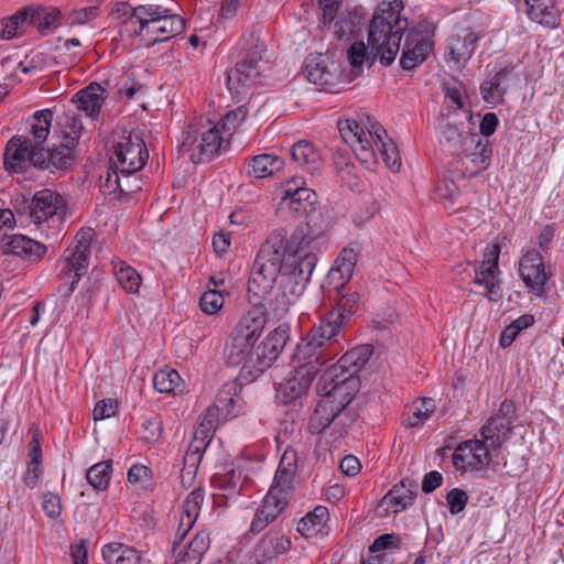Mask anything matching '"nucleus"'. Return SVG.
I'll use <instances>...</instances> for the list:
<instances>
[{
    "mask_svg": "<svg viewBox=\"0 0 564 564\" xmlns=\"http://www.w3.org/2000/svg\"><path fill=\"white\" fill-rule=\"evenodd\" d=\"M322 224L308 219L288 238L285 228L270 232L253 261L247 286L253 306L241 316L231 334L257 343L267 319H281L306 289L317 263Z\"/></svg>",
    "mask_w": 564,
    "mask_h": 564,
    "instance_id": "1",
    "label": "nucleus"
},
{
    "mask_svg": "<svg viewBox=\"0 0 564 564\" xmlns=\"http://www.w3.org/2000/svg\"><path fill=\"white\" fill-rule=\"evenodd\" d=\"M403 2H381L375 10L368 26V46L380 63L389 66L395 59L401 47L400 66L403 70H414L422 65L434 51L436 25L421 20L413 25L401 15Z\"/></svg>",
    "mask_w": 564,
    "mask_h": 564,
    "instance_id": "2",
    "label": "nucleus"
},
{
    "mask_svg": "<svg viewBox=\"0 0 564 564\" xmlns=\"http://www.w3.org/2000/svg\"><path fill=\"white\" fill-rule=\"evenodd\" d=\"M118 12L127 17L121 34L139 37L147 47L166 42L185 30L184 18L161 4L149 3L132 8L124 2Z\"/></svg>",
    "mask_w": 564,
    "mask_h": 564,
    "instance_id": "3",
    "label": "nucleus"
},
{
    "mask_svg": "<svg viewBox=\"0 0 564 564\" xmlns=\"http://www.w3.org/2000/svg\"><path fill=\"white\" fill-rule=\"evenodd\" d=\"M229 145L227 137L220 131L219 124L202 119L189 122L180 151L188 153L194 164L210 162Z\"/></svg>",
    "mask_w": 564,
    "mask_h": 564,
    "instance_id": "4",
    "label": "nucleus"
},
{
    "mask_svg": "<svg viewBox=\"0 0 564 564\" xmlns=\"http://www.w3.org/2000/svg\"><path fill=\"white\" fill-rule=\"evenodd\" d=\"M110 161L123 177H130L142 170L149 159L143 132L141 130H122L112 141Z\"/></svg>",
    "mask_w": 564,
    "mask_h": 564,
    "instance_id": "5",
    "label": "nucleus"
},
{
    "mask_svg": "<svg viewBox=\"0 0 564 564\" xmlns=\"http://www.w3.org/2000/svg\"><path fill=\"white\" fill-rule=\"evenodd\" d=\"M343 343H345L343 339L323 334L318 329H311L297 345L294 359L305 361L322 370L344 349Z\"/></svg>",
    "mask_w": 564,
    "mask_h": 564,
    "instance_id": "6",
    "label": "nucleus"
},
{
    "mask_svg": "<svg viewBox=\"0 0 564 564\" xmlns=\"http://www.w3.org/2000/svg\"><path fill=\"white\" fill-rule=\"evenodd\" d=\"M360 304L361 294L358 292L343 293L334 307L321 316L318 324H315L312 329H318L323 334L346 341V330L352 324V318Z\"/></svg>",
    "mask_w": 564,
    "mask_h": 564,
    "instance_id": "7",
    "label": "nucleus"
},
{
    "mask_svg": "<svg viewBox=\"0 0 564 564\" xmlns=\"http://www.w3.org/2000/svg\"><path fill=\"white\" fill-rule=\"evenodd\" d=\"M286 338L285 330L280 327L269 333L260 344L254 346L253 359L250 365L241 367L239 380L250 383L270 368L285 346Z\"/></svg>",
    "mask_w": 564,
    "mask_h": 564,
    "instance_id": "8",
    "label": "nucleus"
},
{
    "mask_svg": "<svg viewBox=\"0 0 564 564\" xmlns=\"http://www.w3.org/2000/svg\"><path fill=\"white\" fill-rule=\"evenodd\" d=\"M250 42L246 56L226 74L228 89L236 94H240L242 89L257 85L260 79V63L265 51L264 44L254 37H251Z\"/></svg>",
    "mask_w": 564,
    "mask_h": 564,
    "instance_id": "9",
    "label": "nucleus"
},
{
    "mask_svg": "<svg viewBox=\"0 0 564 564\" xmlns=\"http://www.w3.org/2000/svg\"><path fill=\"white\" fill-rule=\"evenodd\" d=\"M485 36L482 29L471 25H457L448 36L445 61L449 67L463 69L473 57L478 42Z\"/></svg>",
    "mask_w": 564,
    "mask_h": 564,
    "instance_id": "10",
    "label": "nucleus"
},
{
    "mask_svg": "<svg viewBox=\"0 0 564 564\" xmlns=\"http://www.w3.org/2000/svg\"><path fill=\"white\" fill-rule=\"evenodd\" d=\"M68 214L66 197L50 188L36 192L30 204V219L39 228L45 223H51L53 227H59Z\"/></svg>",
    "mask_w": 564,
    "mask_h": 564,
    "instance_id": "11",
    "label": "nucleus"
},
{
    "mask_svg": "<svg viewBox=\"0 0 564 564\" xmlns=\"http://www.w3.org/2000/svg\"><path fill=\"white\" fill-rule=\"evenodd\" d=\"M304 73L308 82L325 88L335 87L346 79L341 62L328 52L307 55Z\"/></svg>",
    "mask_w": 564,
    "mask_h": 564,
    "instance_id": "12",
    "label": "nucleus"
},
{
    "mask_svg": "<svg viewBox=\"0 0 564 564\" xmlns=\"http://www.w3.org/2000/svg\"><path fill=\"white\" fill-rule=\"evenodd\" d=\"M324 381L317 386V391L325 399H328L337 409L348 408L360 389L359 376L338 373V371L326 370L322 377Z\"/></svg>",
    "mask_w": 564,
    "mask_h": 564,
    "instance_id": "13",
    "label": "nucleus"
},
{
    "mask_svg": "<svg viewBox=\"0 0 564 564\" xmlns=\"http://www.w3.org/2000/svg\"><path fill=\"white\" fill-rule=\"evenodd\" d=\"M369 116L359 120L347 118L338 120V131L344 142L350 147L361 163H371L375 159L373 144L368 133Z\"/></svg>",
    "mask_w": 564,
    "mask_h": 564,
    "instance_id": "14",
    "label": "nucleus"
},
{
    "mask_svg": "<svg viewBox=\"0 0 564 564\" xmlns=\"http://www.w3.org/2000/svg\"><path fill=\"white\" fill-rule=\"evenodd\" d=\"M290 491L291 489L273 484L256 510L249 532L259 534L272 524L286 509Z\"/></svg>",
    "mask_w": 564,
    "mask_h": 564,
    "instance_id": "15",
    "label": "nucleus"
},
{
    "mask_svg": "<svg viewBox=\"0 0 564 564\" xmlns=\"http://www.w3.org/2000/svg\"><path fill=\"white\" fill-rule=\"evenodd\" d=\"M34 147L30 137L13 135L4 150V166L10 173H24L30 166L37 169L42 153Z\"/></svg>",
    "mask_w": 564,
    "mask_h": 564,
    "instance_id": "16",
    "label": "nucleus"
},
{
    "mask_svg": "<svg viewBox=\"0 0 564 564\" xmlns=\"http://www.w3.org/2000/svg\"><path fill=\"white\" fill-rule=\"evenodd\" d=\"M292 376L276 389V398L283 404L295 403L306 395L313 380L322 371L305 361H297Z\"/></svg>",
    "mask_w": 564,
    "mask_h": 564,
    "instance_id": "17",
    "label": "nucleus"
},
{
    "mask_svg": "<svg viewBox=\"0 0 564 564\" xmlns=\"http://www.w3.org/2000/svg\"><path fill=\"white\" fill-rule=\"evenodd\" d=\"M291 547L292 541L288 535L270 529L249 552L246 564H272Z\"/></svg>",
    "mask_w": 564,
    "mask_h": 564,
    "instance_id": "18",
    "label": "nucleus"
},
{
    "mask_svg": "<svg viewBox=\"0 0 564 564\" xmlns=\"http://www.w3.org/2000/svg\"><path fill=\"white\" fill-rule=\"evenodd\" d=\"M91 234L79 231L76 235V243L64 251L57 268H61L62 279L70 278L73 271H77V276H84L87 273L89 256L91 250Z\"/></svg>",
    "mask_w": 564,
    "mask_h": 564,
    "instance_id": "19",
    "label": "nucleus"
},
{
    "mask_svg": "<svg viewBox=\"0 0 564 564\" xmlns=\"http://www.w3.org/2000/svg\"><path fill=\"white\" fill-rule=\"evenodd\" d=\"M367 127L371 143L373 144L375 159L368 166L376 164L379 158L392 171H399L401 159L397 145L388 138L386 129L373 118H368Z\"/></svg>",
    "mask_w": 564,
    "mask_h": 564,
    "instance_id": "20",
    "label": "nucleus"
},
{
    "mask_svg": "<svg viewBox=\"0 0 564 564\" xmlns=\"http://www.w3.org/2000/svg\"><path fill=\"white\" fill-rule=\"evenodd\" d=\"M519 274L527 288L543 291L550 274L545 271L542 253L535 249L523 252L519 261Z\"/></svg>",
    "mask_w": 564,
    "mask_h": 564,
    "instance_id": "21",
    "label": "nucleus"
},
{
    "mask_svg": "<svg viewBox=\"0 0 564 564\" xmlns=\"http://www.w3.org/2000/svg\"><path fill=\"white\" fill-rule=\"evenodd\" d=\"M65 142L59 145H54L53 148H40V153H42L40 160L37 161L39 170H65L68 169L74 162V148L78 143L77 137H64Z\"/></svg>",
    "mask_w": 564,
    "mask_h": 564,
    "instance_id": "22",
    "label": "nucleus"
},
{
    "mask_svg": "<svg viewBox=\"0 0 564 564\" xmlns=\"http://www.w3.org/2000/svg\"><path fill=\"white\" fill-rule=\"evenodd\" d=\"M499 254H500V245L494 243L490 247V263L485 272L477 271L473 279V283L484 286L486 292L482 295L490 302H498L502 299L503 292L501 288V282L497 279V275L500 273L499 270Z\"/></svg>",
    "mask_w": 564,
    "mask_h": 564,
    "instance_id": "23",
    "label": "nucleus"
},
{
    "mask_svg": "<svg viewBox=\"0 0 564 564\" xmlns=\"http://www.w3.org/2000/svg\"><path fill=\"white\" fill-rule=\"evenodd\" d=\"M243 383L247 382L239 380L238 375L234 381L226 382L216 394L212 406L217 408V413L223 415L224 420L236 417L240 413L243 401L239 391Z\"/></svg>",
    "mask_w": 564,
    "mask_h": 564,
    "instance_id": "24",
    "label": "nucleus"
},
{
    "mask_svg": "<svg viewBox=\"0 0 564 564\" xmlns=\"http://www.w3.org/2000/svg\"><path fill=\"white\" fill-rule=\"evenodd\" d=\"M3 254H13L30 262L39 261L47 251V247L24 235H10L0 245Z\"/></svg>",
    "mask_w": 564,
    "mask_h": 564,
    "instance_id": "25",
    "label": "nucleus"
},
{
    "mask_svg": "<svg viewBox=\"0 0 564 564\" xmlns=\"http://www.w3.org/2000/svg\"><path fill=\"white\" fill-rule=\"evenodd\" d=\"M469 158L477 172L488 169L491 162L492 148L488 139H482L477 133H466L462 149L457 156Z\"/></svg>",
    "mask_w": 564,
    "mask_h": 564,
    "instance_id": "26",
    "label": "nucleus"
},
{
    "mask_svg": "<svg viewBox=\"0 0 564 564\" xmlns=\"http://www.w3.org/2000/svg\"><path fill=\"white\" fill-rule=\"evenodd\" d=\"M513 70L514 65L506 64L500 66L480 84V95L486 104L499 105L505 101V95L508 93V87L505 85V82Z\"/></svg>",
    "mask_w": 564,
    "mask_h": 564,
    "instance_id": "27",
    "label": "nucleus"
},
{
    "mask_svg": "<svg viewBox=\"0 0 564 564\" xmlns=\"http://www.w3.org/2000/svg\"><path fill=\"white\" fill-rule=\"evenodd\" d=\"M108 94L98 83H91L84 89L76 93L73 101L77 109L90 119H97Z\"/></svg>",
    "mask_w": 564,
    "mask_h": 564,
    "instance_id": "28",
    "label": "nucleus"
},
{
    "mask_svg": "<svg viewBox=\"0 0 564 564\" xmlns=\"http://www.w3.org/2000/svg\"><path fill=\"white\" fill-rule=\"evenodd\" d=\"M291 158L294 163L310 174L318 173L324 165L319 150L307 140H300L292 145Z\"/></svg>",
    "mask_w": 564,
    "mask_h": 564,
    "instance_id": "29",
    "label": "nucleus"
},
{
    "mask_svg": "<svg viewBox=\"0 0 564 564\" xmlns=\"http://www.w3.org/2000/svg\"><path fill=\"white\" fill-rule=\"evenodd\" d=\"M247 482H249V478L243 476L241 470L236 469H229L223 474L217 473L210 478L212 487L219 491V494H214V497L219 496L226 499L240 495Z\"/></svg>",
    "mask_w": 564,
    "mask_h": 564,
    "instance_id": "30",
    "label": "nucleus"
},
{
    "mask_svg": "<svg viewBox=\"0 0 564 564\" xmlns=\"http://www.w3.org/2000/svg\"><path fill=\"white\" fill-rule=\"evenodd\" d=\"M528 18L547 29H556L561 24V13L553 0H523Z\"/></svg>",
    "mask_w": 564,
    "mask_h": 564,
    "instance_id": "31",
    "label": "nucleus"
},
{
    "mask_svg": "<svg viewBox=\"0 0 564 564\" xmlns=\"http://www.w3.org/2000/svg\"><path fill=\"white\" fill-rule=\"evenodd\" d=\"M341 420L344 414L328 399L322 397L311 414L307 423V430L311 434H321L327 427L334 430V421Z\"/></svg>",
    "mask_w": 564,
    "mask_h": 564,
    "instance_id": "32",
    "label": "nucleus"
},
{
    "mask_svg": "<svg viewBox=\"0 0 564 564\" xmlns=\"http://www.w3.org/2000/svg\"><path fill=\"white\" fill-rule=\"evenodd\" d=\"M357 260L358 254L355 249L344 248L329 271L328 278L340 295L344 293L345 283L352 276Z\"/></svg>",
    "mask_w": 564,
    "mask_h": 564,
    "instance_id": "33",
    "label": "nucleus"
},
{
    "mask_svg": "<svg viewBox=\"0 0 564 564\" xmlns=\"http://www.w3.org/2000/svg\"><path fill=\"white\" fill-rule=\"evenodd\" d=\"M24 12H26V24L35 28L43 35L52 33L62 17L59 9L55 7H26Z\"/></svg>",
    "mask_w": 564,
    "mask_h": 564,
    "instance_id": "34",
    "label": "nucleus"
},
{
    "mask_svg": "<svg viewBox=\"0 0 564 564\" xmlns=\"http://www.w3.org/2000/svg\"><path fill=\"white\" fill-rule=\"evenodd\" d=\"M415 497V485L410 479L404 478L387 492L379 506L387 505L388 508H392L393 513H398L411 507Z\"/></svg>",
    "mask_w": 564,
    "mask_h": 564,
    "instance_id": "35",
    "label": "nucleus"
},
{
    "mask_svg": "<svg viewBox=\"0 0 564 564\" xmlns=\"http://www.w3.org/2000/svg\"><path fill=\"white\" fill-rule=\"evenodd\" d=\"M372 351L369 346H357L346 351L336 365L327 370L338 373L358 376V372L366 366Z\"/></svg>",
    "mask_w": 564,
    "mask_h": 564,
    "instance_id": "36",
    "label": "nucleus"
},
{
    "mask_svg": "<svg viewBox=\"0 0 564 564\" xmlns=\"http://www.w3.org/2000/svg\"><path fill=\"white\" fill-rule=\"evenodd\" d=\"M256 344L235 334L230 335L225 348L226 362L229 366L246 367L253 359Z\"/></svg>",
    "mask_w": 564,
    "mask_h": 564,
    "instance_id": "37",
    "label": "nucleus"
},
{
    "mask_svg": "<svg viewBox=\"0 0 564 564\" xmlns=\"http://www.w3.org/2000/svg\"><path fill=\"white\" fill-rule=\"evenodd\" d=\"M512 430V421L495 414L488 419L485 425L481 426L480 435L484 440L488 441L489 446L496 451L506 440L509 438Z\"/></svg>",
    "mask_w": 564,
    "mask_h": 564,
    "instance_id": "38",
    "label": "nucleus"
},
{
    "mask_svg": "<svg viewBox=\"0 0 564 564\" xmlns=\"http://www.w3.org/2000/svg\"><path fill=\"white\" fill-rule=\"evenodd\" d=\"M299 469V453L293 446H286L274 475L273 484L291 489Z\"/></svg>",
    "mask_w": 564,
    "mask_h": 564,
    "instance_id": "39",
    "label": "nucleus"
},
{
    "mask_svg": "<svg viewBox=\"0 0 564 564\" xmlns=\"http://www.w3.org/2000/svg\"><path fill=\"white\" fill-rule=\"evenodd\" d=\"M282 165L283 160L279 155L271 153L258 154L247 161L246 173L248 177L260 180L272 175Z\"/></svg>",
    "mask_w": 564,
    "mask_h": 564,
    "instance_id": "40",
    "label": "nucleus"
},
{
    "mask_svg": "<svg viewBox=\"0 0 564 564\" xmlns=\"http://www.w3.org/2000/svg\"><path fill=\"white\" fill-rule=\"evenodd\" d=\"M451 118L452 115L447 113L446 116L442 115L438 120L440 142L455 156L458 155L462 149L465 134L462 133L460 128Z\"/></svg>",
    "mask_w": 564,
    "mask_h": 564,
    "instance_id": "41",
    "label": "nucleus"
},
{
    "mask_svg": "<svg viewBox=\"0 0 564 564\" xmlns=\"http://www.w3.org/2000/svg\"><path fill=\"white\" fill-rule=\"evenodd\" d=\"M101 553L107 564H141L139 552L121 543L106 544Z\"/></svg>",
    "mask_w": 564,
    "mask_h": 564,
    "instance_id": "42",
    "label": "nucleus"
},
{
    "mask_svg": "<svg viewBox=\"0 0 564 564\" xmlns=\"http://www.w3.org/2000/svg\"><path fill=\"white\" fill-rule=\"evenodd\" d=\"M53 120V112L50 109L36 111L28 121L32 143L36 148H43L50 134V128Z\"/></svg>",
    "mask_w": 564,
    "mask_h": 564,
    "instance_id": "43",
    "label": "nucleus"
},
{
    "mask_svg": "<svg viewBox=\"0 0 564 564\" xmlns=\"http://www.w3.org/2000/svg\"><path fill=\"white\" fill-rule=\"evenodd\" d=\"M317 199V194L313 189L307 188L297 192L294 196L281 200V203L286 205L295 217H303L308 216L315 210Z\"/></svg>",
    "mask_w": 564,
    "mask_h": 564,
    "instance_id": "44",
    "label": "nucleus"
},
{
    "mask_svg": "<svg viewBox=\"0 0 564 564\" xmlns=\"http://www.w3.org/2000/svg\"><path fill=\"white\" fill-rule=\"evenodd\" d=\"M153 387L160 393L177 394L183 392V380L175 369L165 367L153 375Z\"/></svg>",
    "mask_w": 564,
    "mask_h": 564,
    "instance_id": "45",
    "label": "nucleus"
},
{
    "mask_svg": "<svg viewBox=\"0 0 564 564\" xmlns=\"http://www.w3.org/2000/svg\"><path fill=\"white\" fill-rule=\"evenodd\" d=\"M329 518V511L325 506H317L302 518L297 524V532L305 536L318 533Z\"/></svg>",
    "mask_w": 564,
    "mask_h": 564,
    "instance_id": "46",
    "label": "nucleus"
},
{
    "mask_svg": "<svg viewBox=\"0 0 564 564\" xmlns=\"http://www.w3.org/2000/svg\"><path fill=\"white\" fill-rule=\"evenodd\" d=\"M113 273L118 283L128 293H137L141 285V275L127 262L118 260L112 262Z\"/></svg>",
    "mask_w": 564,
    "mask_h": 564,
    "instance_id": "47",
    "label": "nucleus"
},
{
    "mask_svg": "<svg viewBox=\"0 0 564 564\" xmlns=\"http://www.w3.org/2000/svg\"><path fill=\"white\" fill-rule=\"evenodd\" d=\"M421 405L414 410L403 412L401 415V425L405 429L417 427L424 421L429 420L435 410V402L431 398H421Z\"/></svg>",
    "mask_w": 564,
    "mask_h": 564,
    "instance_id": "48",
    "label": "nucleus"
},
{
    "mask_svg": "<svg viewBox=\"0 0 564 564\" xmlns=\"http://www.w3.org/2000/svg\"><path fill=\"white\" fill-rule=\"evenodd\" d=\"M210 544L209 534L205 531L197 532L187 543L186 549H180L176 556H182L188 561V564H199L203 554Z\"/></svg>",
    "mask_w": 564,
    "mask_h": 564,
    "instance_id": "49",
    "label": "nucleus"
},
{
    "mask_svg": "<svg viewBox=\"0 0 564 564\" xmlns=\"http://www.w3.org/2000/svg\"><path fill=\"white\" fill-rule=\"evenodd\" d=\"M464 447L467 448L468 454L471 455L473 462H469V466H475L478 469L487 467L491 463L490 451H494L489 446V442L484 440H467L464 441Z\"/></svg>",
    "mask_w": 564,
    "mask_h": 564,
    "instance_id": "50",
    "label": "nucleus"
},
{
    "mask_svg": "<svg viewBox=\"0 0 564 564\" xmlns=\"http://www.w3.org/2000/svg\"><path fill=\"white\" fill-rule=\"evenodd\" d=\"M204 496L200 489H194L183 501L180 520L184 528H193L199 514Z\"/></svg>",
    "mask_w": 564,
    "mask_h": 564,
    "instance_id": "51",
    "label": "nucleus"
},
{
    "mask_svg": "<svg viewBox=\"0 0 564 564\" xmlns=\"http://www.w3.org/2000/svg\"><path fill=\"white\" fill-rule=\"evenodd\" d=\"M111 473L112 462L102 460L87 470L86 479L96 490H106L109 487Z\"/></svg>",
    "mask_w": 564,
    "mask_h": 564,
    "instance_id": "52",
    "label": "nucleus"
},
{
    "mask_svg": "<svg viewBox=\"0 0 564 564\" xmlns=\"http://www.w3.org/2000/svg\"><path fill=\"white\" fill-rule=\"evenodd\" d=\"M24 8L11 17L0 20V40H11L23 34V28L26 24Z\"/></svg>",
    "mask_w": 564,
    "mask_h": 564,
    "instance_id": "53",
    "label": "nucleus"
},
{
    "mask_svg": "<svg viewBox=\"0 0 564 564\" xmlns=\"http://www.w3.org/2000/svg\"><path fill=\"white\" fill-rule=\"evenodd\" d=\"M219 420L220 415L217 413V408L209 405L198 417L195 426L197 435L206 434L207 436L214 437Z\"/></svg>",
    "mask_w": 564,
    "mask_h": 564,
    "instance_id": "54",
    "label": "nucleus"
},
{
    "mask_svg": "<svg viewBox=\"0 0 564 564\" xmlns=\"http://www.w3.org/2000/svg\"><path fill=\"white\" fill-rule=\"evenodd\" d=\"M224 294L220 290L209 288L199 299L202 311L208 315L216 314L224 306Z\"/></svg>",
    "mask_w": 564,
    "mask_h": 564,
    "instance_id": "55",
    "label": "nucleus"
},
{
    "mask_svg": "<svg viewBox=\"0 0 564 564\" xmlns=\"http://www.w3.org/2000/svg\"><path fill=\"white\" fill-rule=\"evenodd\" d=\"M100 178H101V186L109 194L116 193L117 191H119L120 193H129V192L134 191L133 186H131L127 183H122L121 178H124V177L121 175V173L119 172L118 169H116L113 171H110V169H109L106 173V177L104 178L101 176ZM139 188H140L139 186H135V189H139Z\"/></svg>",
    "mask_w": 564,
    "mask_h": 564,
    "instance_id": "56",
    "label": "nucleus"
},
{
    "mask_svg": "<svg viewBox=\"0 0 564 564\" xmlns=\"http://www.w3.org/2000/svg\"><path fill=\"white\" fill-rule=\"evenodd\" d=\"M402 547V538L395 533H384L375 539L369 546V553H379L386 550H400Z\"/></svg>",
    "mask_w": 564,
    "mask_h": 564,
    "instance_id": "57",
    "label": "nucleus"
},
{
    "mask_svg": "<svg viewBox=\"0 0 564 564\" xmlns=\"http://www.w3.org/2000/svg\"><path fill=\"white\" fill-rule=\"evenodd\" d=\"M245 110L242 108H238L234 111H230L224 116V118L217 123L219 124L220 131L224 135L227 137L229 141L230 137L235 132L238 124L245 119Z\"/></svg>",
    "mask_w": 564,
    "mask_h": 564,
    "instance_id": "58",
    "label": "nucleus"
},
{
    "mask_svg": "<svg viewBox=\"0 0 564 564\" xmlns=\"http://www.w3.org/2000/svg\"><path fill=\"white\" fill-rule=\"evenodd\" d=\"M245 110L242 108H238L234 111H230L224 116V118L217 123L219 124L220 131L224 135L227 137L229 141L230 137L235 132L238 124L245 119Z\"/></svg>",
    "mask_w": 564,
    "mask_h": 564,
    "instance_id": "59",
    "label": "nucleus"
},
{
    "mask_svg": "<svg viewBox=\"0 0 564 564\" xmlns=\"http://www.w3.org/2000/svg\"><path fill=\"white\" fill-rule=\"evenodd\" d=\"M468 495L460 488H453L446 494V501L452 514L462 512L468 503Z\"/></svg>",
    "mask_w": 564,
    "mask_h": 564,
    "instance_id": "60",
    "label": "nucleus"
},
{
    "mask_svg": "<svg viewBox=\"0 0 564 564\" xmlns=\"http://www.w3.org/2000/svg\"><path fill=\"white\" fill-rule=\"evenodd\" d=\"M162 432L161 420L158 416H153L142 423L141 438L147 443H154L161 438Z\"/></svg>",
    "mask_w": 564,
    "mask_h": 564,
    "instance_id": "61",
    "label": "nucleus"
},
{
    "mask_svg": "<svg viewBox=\"0 0 564 564\" xmlns=\"http://www.w3.org/2000/svg\"><path fill=\"white\" fill-rule=\"evenodd\" d=\"M42 509L51 519H57L63 510L61 497L51 491L42 495Z\"/></svg>",
    "mask_w": 564,
    "mask_h": 564,
    "instance_id": "62",
    "label": "nucleus"
},
{
    "mask_svg": "<svg viewBox=\"0 0 564 564\" xmlns=\"http://www.w3.org/2000/svg\"><path fill=\"white\" fill-rule=\"evenodd\" d=\"M203 455L199 453H194L189 449L186 451L184 456V466L181 471L182 482L185 484L186 475H189V481H193L195 478V474L197 468L202 462Z\"/></svg>",
    "mask_w": 564,
    "mask_h": 564,
    "instance_id": "63",
    "label": "nucleus"
},
{
    "mask_svg": "<svg viewBox=\"0 0 564 564\" xmlns=\"http://www.w3.org/2000/svg\"><path fill=\"white\" fill-rule=\"evenodd\" d=\"M118 402L113 399H102L98 401L94 408V420H105L117 414Z\"/></svg>",
    "mask_w": 564,
    "mask_h": 564,
    "instance_id": "64",
    "label": "nucleus"
}]
</instances>
